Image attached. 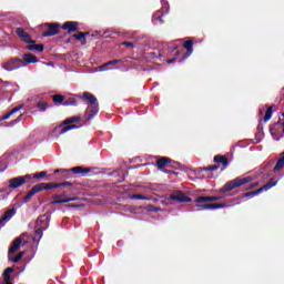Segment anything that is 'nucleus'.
I'll use <instances>...</instances> for the list:
<instances>
[{"mask_svg":"<svg viewBox=\"0 0 284 284\" xmlns=\"http://www.w3.org/2000/svg\"><path fill=\"white\" fill-rule=\"evenodd\" d=\"M37 232H41V230H45L48 227V216L42 215L37 220Z\"/></svg>","mask_w":284,"mask_h":284,"instance_id":"15","label":"nucleus"},{"mask_svg":"<svg viewBox=\"0 0 284 284\" xmlns=\"http://www.w3.org/2000/svg\"><path fill=\"white\" fill-rule=\"evenodd\" d=\"M153 17H154V19H160L161 20V18L156 13Z\"/></svg>","mask_w":284,"mask_h":284,"instance_id":"38","label":"nucleus"},{"mask_svg":"<svg viewBox=\"0 0 284 284\" xmlns=\"http://www.w3.org/2000/svg\"><path fill=\"white\" fill-rule=\"evenodd\" d=\"M34 50H37L38 52H43V45L34 44Z\"/></svg>","mask_w":284,"mask_h":284,"instance_id":"33","label":"nucleus"},{"mask_svg":"<svg viewBox=\"0 0 284 284\" xmlns=\"http://www.w3.org/2000/svg\"><path fill=\"white\" fill-rule=\"evenodd\" d=\"M19 110H21V106H17V108L12 109L9 113H7L2 116V121L8 120L9 116H12V114H14L16 112H19Z\"/></svg>","mask_w":284,"mask_h":284,"instance_id":"25","label":"nucleus"},{"mask_svg":"<svg viewBox=\"0 0 284 284\" xmlns=\"http://www.w3.org/2000/svg\"><path fill=\"white\" fill-rule=\"evenodd\" d=\"M274 185H276V181L271 180V182H268L267 184H265L264 186L260 187L256 191L253 192H248L244 194V197L247 196H257V194H261V192H267V190H272V187H274Z\"/></svg>","mask_w":284,"mask_h":284,"instance_id":"9","label":"nucleus"},{"mask_svg":"<svg viewBox=\"0 0 284 284\" xmlns=\"http://www.w3.org/2000/svg\"><path fill=\"white\" fill-rule=\"evenodd\" d=\"M192 45H194V42L192 40L184 42V48L187 53L183 57V59H187V57H190V54H192V52H193Z\"/></svg>","mask_w":284,"mask_h":284,"instance_id":"21","label":"nucleus"},{"mask_svg":"<svg viewBox=\"0 0 284 284\" xmlns=\"http://www.w3.org/2000/svg\"><path fill=\"white\" fill-rule=\"evenodd\" d=\"M219 196H199L195 200V206H197L200 210H221L223 207H227V204L225 203H211V201H219Z\"/></svg>","mask_w":284,"mask_h":284,"instance_id":"1","label":"nucleus"},{"mask_svg":"<svg viewBox=\"0 0 284 284\" xmlns=\"http://www.w3.org/2000/svg\"><path fill=\"white\" fill-rule=\"evenodd\" d=\"M27 48L28 50H34V44H29Z\"/></svg>","mask_w":284,"mask_h":284,"instance_id":"35","label":"nucleus"},{"mask_svg":"<svg viewBox=\"0 0 284 284\" xmlns=\"http://www.w3.org/2000/svg\"><path fill=\"white\" fill-rule=\"evenodd\" d=\"M26 243H28V234H22L21 236H19L18 239H16L11 245V247L9 248V254H8V258H12V255L14 254V252H19V250L22 247V245H24Z\"/></svg>","mask_w":284,"mask_h":284,"instance_id":"5","label":"nucleus"},{"mask_svg":"<svg viewBox=\"0 0 284 284\" xmlns=\"http://www.w3.org/2000/svg\"><path fill=\"white\" fill-rule=\"evenodd\" d=\"M26 62L21 59H11L3 63L2 68L8 72H12V70H19V68H24Z\"/></svg>","mask_w":284,"mask_h":284,"instance_id":"6","label":"nucleus"},{"mask_svg":"<svg viewBox=\"0 0 284 284\" xmlns=\"http://www.w3.org/2000/svg\"><path fill=\"white\" fill-rule=\"evenodd\" d=\"M210 170H216V166H211Z\"/></svg>","mask_w":284,"mask_h":284,"instance_id":"40","label":"nucleus"},{"mask_svg":"<svg viewBox=\"0 0 284 284\" xmlns=\"http://www.w3.org/2000/svg\"><path fill=\"white\" fill-rule=\"evenodd\" d=\"M48 28L49 31L43 33L44 37H52L59 32V24H49Z\"/></svg>","mask_w":284,"mask_h":284,"instance_id":"17","label":"nucleus"},{"mask_svg":"<svg viewBox=\"0 0 284 284\" xmlns=\"http://www.w3.org/2000/svg\"><path fill=\"white\" fill-rule=\"evenodd\" d=\"M14 272V268L8 267L3 274H2V282L1 284H14V277H12V273Z\"/></svg>","mask_w":284,"mask_h":284,"instance_id":"11","label":"nucleus"},{"mask_svg":"<svg viewBox=\"0 0 284 284\" xmlns=\"http://www.w3.org/2000/svg\"><path fill=\"white\" fill-rule=\"evenodd\" d=\"M85 34L83 32H80L78 34H74L73 37L78 39V41H81L82 45H85Z\"/></svg>","mask_w":284,"mask_h":284,"instance_id":"26","label":"nucleus"},{"mask_svg":"<svg viewBox=\"0 0 284 284\" xmlns=\"http://www.w3.org/2000/svg\"><path fill=\"white\" fill-rule=\"evenodd\" d=\"M70 201H77V197H65V195H55L52 197V204L57 203H70Z\"/></svg>","mask_w":284,"mask_h":284,"instance_id":"14","label":"nucleus"},{"mask_svg":"<svg viewBox=\"0 0 284 284\" xmlns=\"http://www.w3.org/2000/svg\"><path fill=\"white\" fill-rule=\"evenodd\" d=\"M43 190H45L44 183H39L32 186V189L28 192V194L24 197L26 203H28V201H30V199H32L34 194H39V192H43Z\"/></svg>","mask_w":284,"mask_h":284,"instance_id":"10","label":"nucleus"},{"mask_svg":"<svg viewBox=\"0 0 284 284\" xmlns=\"http://www.w3.org/2000/svg\"><path fill=\"white\" fill-rule=\"evenodd\" d=\"M43 176H48V172L42 171V172H40V173H34V174L32 175L33 179H43Z\"/></svg>","mask_w":284,"mask_h":284,"instance_id":"30","label":"nucleus"},{"mask_svg":"<svg viewBox=\"0 0 284 284\" xmlns=\"http://www.w3.org/2000/svg\"><path fill=\"white\" fill-rule=\"evenodd\" d=\"M53 101H54V103H62L63 102V95H54Z\"/></svg>","mask_w":284,"mask_h":284,"instance_id":"32","label":"nucleus"},{"mask_svg":"<svg viewBox=\"0 0 284 284\" xmlns=\"http://www.w3.org/2000/svg\"><path fill=\"white\" fill-rule=\"evenodd\" d=\"M79 116H72L69 118L67 120H64V122L62 124H59L58 126H55V129L53 130V132H58V130H60V134H65V132H70V130H74L79 126H77L75 124L72 123H77V121H79Z\"/></svg>","mask_w":284,"mask_h":284,"instance_id":"3","label":"nucleus"},{"mask_svg":"<svg viewBox=\"0 0 284 284\" xmlns=\"http://www.w3.org/2000/svg\"><path fill=\"white\" fill-rule=\"evenodd\" d=\"M39 60L37 59V57H34L31 53H24L23 54V63H38Z\"/></svg>","mask_w":284,"mask_h":284,"instance_id":"19","label":"nucleus"},{"mask_svg":"<svg viewBox=\"0 0 284 284\" xmlns=\"http://www.w3.org/2000/svg\"><path fill=\"white\" fill-rule=\"evenodd\" d=\"M252 181V178L246 176V178H237L235 180H232L227 182L223 187L222 192H230L236 187H241V185H245V183H250Z\"/></svg>","mask_w":284,"mask_h":284,"instance_id":"4","label":"nucleus"},{"mask_svg":"<svg viewBox=\"0 0 284 284\" xmlns=\"http://www.w3.org/2000/svg\"><path fill=\"white\" fill-rule=\"evenodd\" d=\"M26 255V252H20L18 255L14 256L11 255V257H9V261H11L12 263H19V261H21L23 258V256Z\"/></svg>","mask_w":284,"mask_h":284,"instance_id":"22","label":"nucleus"},{"mask_svg":"<svg viewBox=\"0 0 284 284\" xmlns=\"http://www.w3.org/2000/svg\"><path fill=\"white\" fill-rule=\"evenodd\" d=\"M170 163V160L168 158H162L158 160V168H165Z\"/></svg>","mask_w":284,"mask_h":284,"instance_id":"27","label":"nucleus"},{"mask_svg":"<svg viewBox=\"0 0 284 284\" xmlns=\"http://www.w3.org/2000/svg\"><path fill=\"white\" fill-rule=\"evenodd\" d=\"M71 172H74V174H88L89 170L88 169H83L81 166H75L73 169H71Z\"/></svg>","mask_w":284,"mask_h":284,"instance_id":"23","label":"nucleus"},{"mask_svg":"<svg viewBox=\"0 0 284 284\" xmlns=\"http://www.w3.org/2000/svg\"><path fill=\"white\" fill-rule=\"evenodd\" d=\"M17 34L20 37L22 41H26V43H32V38H30V34L26 33L23 29L19 28L17 29Z\"/></svg>","mask_w":284,"mask_h":284,"instance_id":"16","label":"nucleus"},{"mask_svg":"<svg viewBox=\"0 0 284 284\" xmlns=\"http://www.w3.org/2000/svg\"><path fill=\"white\" fill-rule=\"evenodd\" d=\"M59 172H64V170H55L54 173L58 174Z\"/></svg>","mask_w":284,"mask_h":284,"instance_id":"37","label":"nucleus"},{"mask_svg":"<svg viewBox=\"0 0 284 284\" xmlns=\"http://www.w3.org/2000/svg\"><path fill=\"white\" fill-rule=\"evenodd\" d=\"M273 139L275 141H280L281 136L284 134V122L280 121L276 124H274L270 130Z\"/></svg>","mask_w":284,"mask_h":284,"instance_id":"7","label":"nucleus"},{"mask_svg":"<svg viewBox=\"0 0 284 284\" xmlns=\"http://www.w3.org/2000/svg\"><path fill=\"white\" fill-rule=\"evenodd\" d=\"M132 199L141 200V199H143V196H141V195H133Z\"/></svg>","mask_w":284,"mask_h":284,"instance_id":"34","label":"nucleus"},{"mask_svg":"<svg viewBox=\"0 0 284 284\" xmlns=\"http://www.w3.org/2000/svg\"><path fill=\"white\" fill-rule=\"evenodd\" d=\"M83 97L89 103L87 114L89 115V119H92V116L99 113V103L97 102V98L91 93H84Z\"/></svg>","mask_w":284,"mask_h":284,"instance_id":"2","label":"nucleus"},{"mask_svg":"<svg viewBox=\"0 0 284 284\" xmlns=\"http://www.w3.org/2000/svg\"><path fill=\"white\" fill-rule=\"evenodd\" d=\"M38 108H39V110H41V112H45V110H48V103L39 102Z\"/></svg>","mask_w":284,"mask_h":284,"instance_id":"31","label":"nucleus"},{"mask_svg":"<svg viewBox=\"0 0 284 284\" xmlns=\"http://www.w3.org/2000/svg\"><path fill=\"white\" fill-rule=\"evenodd\" d=\"M256 185H258V184H253L251 187H256Z\"/></svg>","mask_w":284,"mask_h":284,"instance_id":"41","label":"nucleus"},{"mask_svg":"<svg viewBox=\"0 0 284 284\" xmlns=\"http://www.w3.org/2000/svg\"><path fill=\"white\" fill-rule=\"evenodd\" d=\"M116 63H121V60L109 61L105 64L98 68L99 72H105V70H110V65H116Z\"/></svg>","mask_w":284,"mask_h":284,"instance_id":"18","label":"nucleus"},{"mask_svg":"<svg viewBox=\"0 0 284 284\" xmlns=\"http://www.w3.org/2000/svg\"><path fill=\"white\" fill-rule=\"evenodd\" d=\"M270 119H272V106H270V108L266 110V113H265V116H264L265 123H267V121H270Z\"/></svg>","mask_w":284,"mask_h":284,"instance_id":"29","label":"nucleus"},{"mask_svg":"<svg viewBox=\"0 0 284 284\" xmlns=\"http://www.w3.org/2000/svg\"><path fill=\"white\" fill-rule=\"evenodd\" d=\"M14 214H17V211L14 209L8 210L2 217L0 219V230L1 227L6 226V223H8V221H10L12 219V216H14Z\"/></svg>","mask_w":284,"mask_h":284,"instance_id":"12","label":"nucleus"},{"mask_svg":"<svg viewBox=\"0 0 284 284\" xmlns=\"http://www.w3.org/2000/svg\"><path fill=\"white\" fill-rule=\"evenodd\" d=\"M282 115L284 116V113Z\"/></svg>","mask_w":284,"mask_h":284,"instance_id":"42","label":"nucleus"},{"mask_svg":"<svg viewBox=\"0 0 284 284\" xmlns=\"http://www.w3.org/2000/svg\"><path fill=\"white\" fill-rule=\"evenodd\" d=\"M215 163H222V165H224V168H227V159H225V156H221V155H216L214 158Z\"/></svg>","mask_w":284,"mask_h":284,"instance_id":"24","label":"nucleus"},{"mask_svg":"<svg viewBox=\"0 0 284 284\" xmlns=\"http://www.w3.org/2000/svg\"><path fill=\"white\" fill-rule=\"evenodd\" d=\"M78 28V23L77 22H65L62 26L63 30H68V32H74Z\"/></svg>","mask_w":284,"mask_h":284,"instance_id":"20","label":"nucleus"},{"mask_svg":"<svg viewBox=\"0 0 284 284\" xmlns=\"http://www.w3.org/2000/svg\"><path fill=\"white\" fill-rule=\"evenodd\" d=\"M124 45H132L130 42H125Z\"/></svg>","mask_w":284,"mask_h":284,"instance_id":"39","label":"nucleus"},{"mask_svg":"<svg viewBox=\"0 0 284 284\" xmlns=\"http://www.w3.org/2000/svg\"><path fill=\"white\" fill-rule=\"evenodd\" d=\"M171 201H179L180 203H190V197L185 196L181 191H178L170 195Z\"/></svg>","mask_w":284,"mask_h":284,"instance_id":"13","label":"nucleus"},{"mask_svg":"<svg viewBox=\"0 0 284 284\" xmlns=\"http://www.w3.org/2000/svg\"><path fill=\"white\" fill-rule=\"evenodd\" d=\"M166 63H174V59L168 60Z\"/></svg>","mask_w":284,"mask_h":284,"instance_id":"36","label":"nucleus"},{"mask_svg":"<svg viewBox=\"0 0 284 284\" xmlns=\"http://www.w3.org/2000/svg\"><path fill=\"white\" fill-rule=\"evenodd\" d=\"M63 184L44 183V190H53V187H61Z\"/></svg>","mask_w":284,"mask_h":284,"instance_id":"28","label":"nucleus"},{"mask_svg":"<svg viewBox=\"0 0 284 284\" xmlns=\"http://www.w3.org/2000/svg\"><path fill=\"white\" fill-rule=\"evenodd\" d=\"M30 179H32V175L30 174L24 176L13 178L9 181V187H11L12 190H17V187H21V185H23L26 181H30Z\"/></svg>","mask_w":284,"mask_h":284,"instance_id":"8","label":"nucleus"}]
</instances>
